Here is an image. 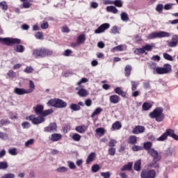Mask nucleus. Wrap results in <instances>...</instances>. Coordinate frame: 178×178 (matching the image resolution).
Segmentation results:
<instances>
[{
	"instance_id": "1",
	"label": "nucleus",
	"mask_w": 178,
	"mask_h": 178,
	"mask_svg": "<svg viewBox=\"0 0 178 178\" xmlns=\"http://www.w3.org/2000/svg\"><path fill=\"white\" fill-rule=\"evenodd\" d=\"M149 68L153 70L154 74H168L172 72V65L165 64L163 67H157L156 63H152L149 64Z\"/></svg>"
},
{
	"instance_id": "2",
	"label": "nucleus",
	"mask_w": 178,
	"mask_h": 178,
	"mask_svg": "<svg viewBox=\"0 0 178 178\" xmlns=\"http://www.w3.org/2000/svg\"><path fill=\"white\" fill-rule=\"evenodd\" d=\"M54 51L52 50L41 48L34 49L32 50V55L34 58H45L47 56H51L53 55Z\"/></svg>"
},
{
	"instance_id": "3",
	"label": "nucleus",
	"mask_w": 178,
	"mask_h": 178,
	"mask_svg": "<svg viewBox=\"0 0 178 178\" xmlns=\"http://www.w3.org/2000/svg\"><path fill=\"white\" fill-rule=\"evenodd\" d=\"M151 119H155L156 122H162L165 119L163 114V108L161 107L156 108L152 112L149 114Z\"/></svg>"
},
{
	"instance_id": "4",
	"label": "nucleus",
	"mask_w": 178,
	"mask_h": 178,
	"mask_svg": "<svg viewBox=\"0 0 178 178\" xmlns=\"http://www.w3.org/2000/svg\"><path fill=\"white\" fill-rule=\"evenodd\" d=\"M47 105H49L50 106H54V108H66V106H67V103L60 99H51L49 100V102H47Z\"/></svg>"
},
{
	"instance_id": "5",
	"label": "nucleus",
	"mask_w": 178,
	"mask_h": 178,
	"mask_svg": "<svg viewBox=\"0 0 178 178\" xmlns=\"http://www.w3.org/2000/svg\"><path fill=\"white\" fill-rule=\"evenodd\" d=\"M22 40L19 38H0V44H3L4 45H8V47H12L16 44H20Z\"/></svg>"
},
{
	"instance_id": "6",
	"label": "nucleus",
	"mask_w": 178,
	"mask_h": 178,
	"mask_svg": "<svg viewBox=\"0 0 178 178\" xmlns=\"http://www.w3.org/2000/svg\"><path fill=\"white\" fill-rule=\"evenodd\" d=\"M170 37V33L165 31L153 32L150 33L147 38L148 40H154V38H163Z\"/></svg>"
},
{
	"instance_id": "7",
	"label": "nucleus",
	"mask_w": 178,
	"mask_h": 178,
	"mask_svg": "<svg viewBox=\"0 0 178 178\" xmlns=\"http://www.w3.org/2000/svg\"><path fill=\"white\" fill-rule=\"evenodd\" d=\"M26 120H31V122L33 124H41V123H44L45 122V118L42 117V115H39L38 117H35L34 115H29L26 117Z\"/></svg>"
},
{
	"instance_id": "8",
	"label": "nucleus",
	"mask_w": 178,
	"mask_h": 178,
	"mask_svg": "<svg viewBox=\"0 0 178 178\" xmlns=\"http://www.w3.org/2000/svg\"><path fill=\"white\" fill-rule=\"evenodd\" d=\"M148 154L153 158V161H161L162 159V156L155 149H149Z\"/></svg>"
},
{
	"instance_id": "9",
	"label": "nucleus",
	"mask_w": 178,
	"mask_h": 178,
	"mask_svg": "<svg viewBox=\"0 0 178 178\" xmlns=\"http://www.w3.org/2000/svg\"><path fill=\"white\" fill-rule=\"evenodd\" d=\"M158 162H159V161H153L152 162L147 163V166L149 169H155L156 172H159V170L161 169V164Z\"/></svg>"
},
{
	"instance_id": "10",
	"label": "nucleus",
	"mask_w": 178,
	"mask_h": 178,
	"mask_svg": "<svg viewBox=\"0 0 178 178\" xmlns=\"http://www.w3.org/2000/svg\"><path fill=\"white\" fill-rule=\"evenodd\" d=\"M109 27H111V25L109 24L108 23L103 24L95 31V34H101V33H104L105 30H108Z\"/></svg>"
},
{
	"instance_id": "11",
	"label": "nucleus",
	"mask_w": 178,
	"mask_h": 178,
	"mask_svg": "<svg viewBox=\"0 0 178 178\" xmlns=\"http://www.w3.org/2000/svg\"><path fill=\"white\" fill-rule=\"evenodd\" d=\"M56 124L55 122L50 123L48 127L44 128V131L46 133H55L56 131Z\"/></svg>"
},
{
	"instance_id": "12",
	"label": "nucleus",
	"mask_w": 178,
	"mask_h": 178,
	"mask_svg": "<svg viewBox=\"0 0 178 178\" xmlns=\"http://www.w3.org/2000/svg\"><path fill=\"white\" fill-rule=\"evenodd\" d=\"M141 173H143V175H145V176L149 178L156 177V171L154 169L149 170L148 171L143 170L142 171Z\"/></svg>"
},
{
	"instance_id": "13",
	"label": "nucleus",
	"mask_w": 178,
	"mask_h": 178,
	"mask_svg": "<svg viewBox=\"0 0 178 178\" xmlns=\"http://www.w3.org/2000/svg\"><path fill=\"white\" fill-rule=\"evenodd\" d=\"M176 154V147H170L164 151L165 156H173Z\"/></svg>"
},
{
	"instance_id": "14",
	"label": "nucleus",
	"mask_w": 178,
	"mask_h": 178,
	"mask_svg": "<svg viewBox=\"0 0 178 178\" xmlns=\"http://www.w3.org/2000/svg\"><path fill=\"white\" fill-rule=\"evenodd\" d=\"M111 51L113 54H115V52H122L123 51H126V45H124V44H120V45L116 46V47H113V49H111Z\"/></svg>"
},
{
	"instance_id": "15",
	"label": "nucleus",
	"mask_w": 178,
	"mask_h": 178,
	"mask_svg": "<svg viewBox=\"0 0 178 178\" xmlns=\"http://www.w3.org/2000/svg\"><path fill=\"white\" fill-rule=\"evenodd\" d=\"M33 109L36 115L41 116L42 115V112H44V106L42 104H38L36 106L33 107Z\"/></svg>"
},
{
	"instance_id": "16",
	"label": "nucleus",
	"mask_w": 178,
	"mask_h": 178,
	"mask_svg": "<svg viewBox=\"0 0 178 178\" xmlns=\"http://www.w3.org/2000/svg\"><path fill=\"white\" fill-rule=\"evenodd\" d=\"M145 131V127L143 126H136L135 129L132 130L133 134H140Z\"/></svg>"
},
{
	"instance_id": "17",
	"label": "nucleus",
	"mask_w": 178,
	"mask_h": 178,
	"mask_svg": "<svg viewBox=\"0 0 178 178\" xmlns=\"http://www.w3.org/2000/svg\"><path fill=\"white\" fill-rule=\"evenodd\" d=\"M14 93L17 95H24V94H29L27 90L20 88H15L14 89Z\"/></svg>"
},
{
	"instance_id": "18",
	"label": "nucleus",
	"mask_w": 178,
	"mask_h": 178,
	"mask_svg": "<svg viewBox=\"0 0 178 178\" xmlns=\"http://www.w3.org/2000/svg\"><path fill=\"white\" fill-rule=\"evenodd\" d=\"M61 138L62 134H53L49 137V140H51V141H53L54 143L59 141V140H60Z\"/></svg>"
},
{
	"instance_id": "19",
	"label": "nucleus",
	"mask_w": 178,
	"mask_h": 178,
	"mask_svg": "<svg viewBox=\"0 0 178 178\" xmlns=\"http://www.w3.org/2000/svg\"><path fill=\"white\" fill-rule=\"evenodd\" d=\"M168 137H169V129H166V131L156 140L157 141H166V140H168Z\"/></svg>"
},
{
	"instance_id": "20",
	"label": "nucleus",
	"mask_w": 178,
	"mask_h": 178,
	"mask_svg": "<svg viewBox=\"0 0 178 178\" xmlns=\"http://www.w3.org/2000/svg\"><path fill=\"white\" fill-rule=\"evenodd\" d=\"M88 129V127L86 125H80L78 127H76L75 130L78 133H80L81 134H83V133H86V131Z\"/></svg>"
},
{
	"instance_id": "21",
	"label": "nucleus",
	"mask_w": 178,
	"mask_h": 178,
	"mask_svg": "<svg viewBox=\"0 0 178 178\" xmlns=\"http://www.w3.org/2000/svg\"><path fill=\"white\" fill-rule=\"evenodd\" d=\"M109 99L111 104H118V102L120 101V97L118 96V95H113L110 96Z\"/></svg>"
},
{
	"instance_id": "22",
	"label": "nucleus",
	"mask_w": 178,
	"mask_h": 178,
	"mask_svg": "<svg viewBox=\"0 0 178 178\" xmlns=\"http://www.w3.org/2000/svg\"><path fill=\"white\" fill-rule=\"evenodd\" d=\"M133 168V162H129L127 164L124 165L121 168V172H124L126 170L129 171Z\"/></svg>"
},
{
	"instance_id": "23",
	"label": "nucleus",
	"mask_w": 178,
	"mask_h": 178,
	"mask_svg": "<svg viewBox=\"0 0 178 178\" xmlns=\"http://www.w3.org/2000/svg\"><path fill=\"white\" fill-rule=\"evenodd\" d=\"M35 90V85L34 84V82L31 80L29 81V88L26 90L28 94H31V92H34V90Z\"/></svg>"
},
{
	"instance_id": "24",
	"label": "nucleus",
	"mask_w": 178,
	"mask_h": 178,
	"mask_svg": "<svg viewBox=\"0 0 178 178\" xmlns=\"http://www.w3.org/2000/svg\"><path fill=\"white\" fill-rule=\"evenodd\" d=\"M115 94H118V95H121L124 98L126 97V92L122 90L120 87H117L114 90Z\"/></svg>"
},
{
	"instance_id": "25",
	"label": "nucleus",
	"mask_w": 178,
	"mask_h": 178,
	"mask_svg": "<svg viewBox=\"0 0 178 178\" xmlns=\"http://www.w3.org/2000/svg\"><path fill=\"white\" fill-rule=\"evenodd\" d=\"M69 171V168L65 166H60L56 169L57 173H67Z\"/></svg>"
},
{
	"instance_id": "26",
	"label": "nucleus",
	"mask_w": 178,
	"mask_h": 178,
	"mask_svg": "<svg viewBox=\"0 0 178 178\" xmlns=\"http://www.w3.org/2000/svg\"><path fill=\"white\" fill-rule=\"evenodd\" d=\"M77 94L79 97H87L88 95V91L84 88H81L77 92Z\"/></svg>"
},
{
	"instance_id": "27",
	"label": "nucleus",
	"mask_w": 178,
	"mask_h": 178,
	"mask_svg": "<svg viewBox=\"0 0 178 178\" xmlns=\"http://www.w3.org/2000/svg\"><path fill=\"white\" fill-rule=\"evenodd\" d=\"M15 52H19L20 54L24 52V46L22 44H17L14 47Z\"/></svg>"
},
{
	"instance_id": "28",
	"label": "nucleus",
	"mask_w": 178,
	"mask_h": 178,
	"mask_svg": "<svg viewBox=\"0 0 178 178\" xmlns=\"http://www.w3.org/2000/svg\"><path fill=\"white\" fill-rule=\"evenodd\" d=\"M94 159H95V153L92 152L88 155V156L86 159L87 165H88L90 162H92L94 161Z\"/></svg>"
},
{
	"instance_id": "29",
	"label": "nucleus",
	"mask_w": 178,
	"mask_h": 178,
	"mask_svg": "<svg viewBox=\"0 0 178 178\" xmlns=\"http://www.w3.org/2000/svg\"><path fill=\"white\" fill-rule=\"evenodd\" d=\"M134 170H136V172H140V170L141 169V160L139 159L136 162H135L134 165Z\"/></svg>"
},
{
	"instance_id": "30",
	"label": "nucleus",
	"mask_w": 178,
	"mask_h": 178,
	"mask_svg": "<svg viewBox=\"0 0 178 178\" xmlns=\"http://www.w3.org/2000/svg\"><path fill=\"white\" fill-rule=\"evenodd\" d=\"M169 137L175 140V141H178V135L175 134V130L169 129Z\"/></svg>"
},
{
	"instance_id": "31",
	"label": "nucleus",
	"mask_w": 178,
	"mask_h": 178,
	"mask_svg": "<svg viewBox=\"0 0 178 178\" xmlns=\"http://www.w3.org/2000/svg\"><path fill=\"white\" fill-rule=\"evenodd\" d=\"M70 108L74 112H77L78 111H80V109H81V107H80V106H79V104H71L70 106Z\"/></svg>"
},
{
	"instance_id": "32",
	"label": "nucleus",
	"mask_w": 178,
	"mask_h": 178,
	"mask_svg": "<svg viewBox=\"0 0 178 178\" xmlns=\"http://www.w3.org/2000/svg\"><path fill=\"white\" fill-rule=\"evenodd\" d=\"M107 12H111V13H118V8L114 6H108L106 7Z\"/></svg>"
},
{
	"instance_id": "33",
	"label": "nucleus",
	"mask_w": 178,
	"mask_h": 178,
	"mask_svg": "<svg viewBox=\"0 0 178 178\" xmlns=\"http://www.w3.org/2000/svg\"><path fill=\"white\" fill-rule=\"evenodd\" d=\"M86 42V35L81 34L77 38L78 44H84Z\"/></svg>"
},
{
	"instance_id": "34",
	"label": "nucleus",
	"mask_w": 178,
	"mask_h": 178,
	"mask_svg": "<svg viewBox=\"0 0 178 178\" xmlns=\"http://www.w3.org/2000/svg\"><path fill=\"white\" fill-rule=\"evenodd\" d=\"M112 129H113V130H120V129H122V124L120 122L117 121L113 124Z\"/></svg>"
},
{
	"instance_id": "35",
	"label": "nucleus",
	"mask_w": 178,
	"mask_h": 178,
	"mask_svg": "<svg viewBox=\"0 0 178 178\" xmlns=\"http://www.w3.org/2000/svg\"><path fill=\"white\" fill-rule=\"evenodd\" d=\"M110 33L111 34H120V28L114 26L111 28Z\"/></svg>"
},
{
	"instance_id": "36",
	"label": "nucleus",
	"mask_w": 178,
	"mask_h": 178,
	"mask_svg": "<svg viewBox=\"0 0 178 178\" xmlns=\"http://www.w3.org/2000/svg\"><path fill=\"white\" fill-rule=\"evenodd\" d=\"M129 144H131L132 145H135L137 144V137L134 136H131L128 140Z\"/></svg>"
},
{
	"instance_id": "37",
	"label": "nucleus",
	"mask_w": 178,
	"mask_h": 178,
	"mask_svg": "<svg viewBox=\"0 0 178 178\" xmlns=\"http://www.w3.org/2000/svg\"><path fill=\"white\" fill-rule=\"evenodd\" d=\"M9 168V164L6 161H1L0 162V170H6Z\"/></svg>"
},
{
	"instance_id": "38",
	"label": "nucleus",
	"mask_w": 178,
	"mask_h": 178,
	"mask_svg": "<svg viewBox=\"0 0 178 178\" xmlns=\"http://www.w3.org/2000/svg\"><path fill=\"white\" fill-rule=\"evenodd\" d=\"M120 17H121V20L122 22H129V15H127V13H122L120 14Z\"/></svg>"
},
{
	"instance_id": "39",
	"label": "nucleus",
	"mask_w": 178,
	"mask_h": 178,
	"mask_svg": "<svg viewBox=\"0 0 178 178\" xmlns=\"http://www.w3.org/2000/svg\"><path fill=\"white\" fill-rule=\"evenodd\" d=\"M131 90L132 91H136V90H137V87H138V85L140 84V81H132L131 82Z\"/></svg>"
},
{
	"instance_id": "40",
	"label": "nucleus",
	"mask_w": 178,
	"mask_h": 178,
	"mask_svg": "<svg viewBox=\"0 0 178 178\" xmlns=\"http://www.w3.org/2000/svg\"><path fill=\"white\" fill-rule=\"evenodd\" d=\"M152 147V143L151 142H147L143 144V148H145V149H147V152L148 151H149V149H154Z\"/></svg>"
},
{
	"instance_id": "41",
	"label": "nucleus",
	"mask_w": 178,
	"mask_h": 178,
	"mask_svg": "<svg viewBox=\"0 0 178 178\" xmlns=\"http://www.w3.org/2000/svg\"><path fill=\"white\" fill-rule=\"evenodd\" d=\"M7 79H15L17 76V74L13 70H9L7 73Z\"/></svg>"
},
{
	"instance_id": "42",
	"label": "nucleus",
	"mask_w": 178,
	"mask_h": 178,
	"mask_svg": "<svg viewBox=\"0 0 178 178\" xmlns=\"http://www.w3.org/2000/svg\"><path fill=\"white\" fill-rule=\"evenodd\" d=\"M101 112H102V108H101V107L97 108L92 113L91 118H95V116H97V115H99Z\"/></svg>"
},
{
	"instance_id": "43",
	"label": "nucleus",
	"mask_w": 178,
	"mask_h": 178,
	"mask_svg": "<svg viewBox=\"0 0 178 178\" xmlns=\"http://www.w3.org/2000/svg\"><path fill=\"white\" fill-rule=\"evenodd\" d=\"M143 111H149L152 108V105L149 103H144L142 106Z\"/></svg>"
},
{
	"instance_id": "44",
	"label": "nucleus",
	"mask_w": 178,
	"mask_h": 178,
	"mask_svg": "<svg viewBox=\"0 0 178 178\" xmlns=\"http://www.w3.org/2000/svg\"><path fill=\"white\" fill-rule=\"evenodd\" d=\"M54 111L52 109H47L45 111H43L42 113V117L45 118V116H48V115H51V113H53Z\"/></svg>"
},
{
	"instance_id": "45",
	"label": "nucleus",
	"mask_w": 178,
	"mask_h": 178,
	"mask_svg": "<svg viewBox=\"0 0 178 178\" xmlns=\"http://www.w3.org/2000/svg\"><path fill=\"white\" fill-rule=\"evenodd\" d=\"M131 73V65H127L125 67V76L127 77H129Z\"/></svg>"
},
{
	"instance_id": "46",
	"label": "nucleus",
	"mask_w": 178,
	"mask_h": 178,
	"mask_svg": "<svg viewBox=\"0 0 178 178\" xmlns=\"http://www.w3.org/2000/svg\"><path fill=\"white\" fill-rule=\"evenodd\" d=\"M113 5H115L117 8H122L123 6V2L121 0H115L113 1Z\"/></svg>"
},
{
	"instance_id": "47",
	"label": "nucleus",
	"mask_w": 178,
	"mask_h": 178,
	"mask_svg": "<svg viewBox=\"0 0 178 178\" xmlns=\"http://www.w3.org/2000/svg\"><path fill=\"white\" fill-rule=\"evenodd\" d=\"M8 154H10V155H13V156L17 155V149H16V147L10 149L8 150Z\"/></svg>"
},
{
	"instance_id": "48",
	"label": "nucleus",
	"mask_w": 178,
	"mask_h": 178,
	"mask_svg": "<svg viewBox=\"0 0 178 178\" xmlns=\"http://www.w3.org/2000/svg\"><path fill=\"white\" fill-rule=\"evenodd\" d=\"M0 8L2 10H8V4L6 3V1L0 2Z\"/></svg>"
},
{
	"instance_id": "49",
	"label": "nucleus",
	"mask_w": 178,
	"mask_h": 178,
	"mask_svg": "<svg viewBox=\"0 0 178 178\" xmlns=\"http://www.w3.org/2000/svg\"><path fill=\"white\" fill-rule=\"evenodd\" d=\"M134 52L136 55H140V54H144L145 52V50L144 49V47H143L142 48L136 49Z\"/></svg>"
},
{
	"instance_id": "50",
	"label": "nucleus",
	"mask_w": 178,
	"mask_h": 178,
	"mask_svg": "<svg viewBox=\"0 0 178 178\" xmlns=\"http://www.w3.org/2000/svg\"><path fill=\"white\" fill-rule=\"evenodd\" d=\"M95 131L97 134H99L100 136H104V134H105V129L102 127L97 128Z\"/></svg>"
},
{
	"instance_id": "51",
	"label": "nucleus",
	"mask_w": 178,
	"mask_h": 178,
	"mask_svg": "<svg viewBox=\"0 0 178 178\" xmlns=\"http://www.w3.org/2000/svg\"><path fill=\"white\" fill-rule=\"evenodd\" d=\"M24 73H27L28 74H30L34 72V68H33L31 66H28L26 67V69L24 70Z\"/></svg>"
},
{
	"instance_id": "52",
	"label": "nucleus",
	"mask_w": 178,
	"mask_h": 178,
	"mask_svg": "<svg viewBox=\"0 0 178 178\" xmlns=\"http://www.w3.org/2000/svg\"><path fill=\"white\" fill-rule=\"evenodd\" d=\"M163 56L164 59H165L166 60H170L171 62L173 61V57H172V56H170L168 53H164L163 54Z\"/></svg>"
},
{
	"instance_id": "53",
	"label": "nucleus",
	"mask_w": 178,
	"mask_h": 178,
	"mask_svg": "<svg viewBox=\"0 0 178 178\" xmlns=\"http://www.w3.org/2000/svg\"><path fill=\"white\" fill-rule=\"evenodd\" d=\"M72 138L74 140V141H80V140H81V136H80L79 134H74L72 136Z\"/></svg>"
},
{
	"instance_id": "54",
	"label": "nucleus",
	"mask_w": 178,
	"mask_h": 178,
	"mask_svg": "<svg viewBox=\"0 0 178 178\" xmlns=\"http://www.w3.org/2000/svg\"><path fill=\"white\" fill-rule=\"evenodd\" d=\"M99 169H101V167H99V165L98 164H95L92 166V172H93V173H97Z\"/></svg>"
},
{
	"instance_id": "55",
	"label": "nucleus",
	"mask_w": 178,
	"mask_h": 178,
	"mask_svg": "<svg viewBox=\"0 0 178 178\" xmlns=\"http://www.w3.org/2000/svg\"><path fill=\"white\" fill-rule=\"evenodd\" d=\"M41 29H42V30H47V29H48V27H49V24H48L47 22L44 21L41 25H40Z\"/></svg>"
},
{
	"instance_id": "56",
	"label": "nucleus",
	"mask_w": 178,
	"mask_h": 178,
	"mask_svg": "<svg viewBox=\"0 0 178 178\" xmlns=\"http://www.w3.org/2000/svg\"><path fill=\"white\" fill-rule=\"evenodd\" d=\"M168 46L170 47V48H175L176 47H177V43H176V42H172L171 41H168Z\"/></svg>"
},
{
	"instance_id": "57",
	"label": "nucleus",
	"mask_w": 178,
	"mask_h": 178,
	"mask_svg": "<svg viewBox=\"0 0 178 178\" xmlns=\"http://www.w3.org/2000/svg\"><path fill=\"white\" fill-rule=\"evenodd\" d=\"M108 154L113 156L116 154V149L115 147H111L108 149Z\"/></svg>"
},
{
	"instance_id": "58",
	"label": "nucleus",
	"mask_w": 178,
	"mask_h": 178,
	"mask_svg": "<svg viewBox=\"0 0 178 178\" xmlns=\"http://www.w3.org/2000/svg\"><path fill=\"white\" fill-rule=\"evenodd\" d=\"M22 127L23 129H29V127H31V124H30V122H22Z\"/></svg>"
},
{
	"instance_id": "59",
	"label": "nucleus",
	"mask_w": 178,
	"mask_h": 178,
	"mask_svg": "<svg viewBox=\"0 0 178 178\" xmlns=\"http://www.w3.org/2000/svg\"><path fill=\"white\" fill-rule=\"evenodd\" d=\"M33 144H34V139H29L25 143V147H30V145H33Z\"/></svg>"
},
{
	"instance_id": "60",
	"label": "nucleus",
	"mask_w": 178,
	"mask_h": 178,
	"mask_svg": "<svg viewBox=\"0 0 178 178\" xmlns=\"http://www.w3.org/2000/svg\"><path fill=\"white\" fill-rule=\"evenodd\" d=\"M132 151L137 152V151H141L143 150V147L138 146V145H134L131 147Z\"/></svg>"
},
{
	"instance_id": "61",
	"label": "nucleus",
	"mask_w": 178,
	"mask_h": 178,
	"mask_svg": "<svg viewBox=\"0 0 178 178\" xmlns=\"http://www.w3.org/2000/svg\"><path fill=\"white\" fill-rule=\"evenodd\" d=\"M100 175L104 178H109V177H111V172H100Z\"/></svg>"
},
{
	"instance_id": "62",
	"label": "nucleus",
	"mask_w": 178,
	"mask_h": 178,
	"mask_svg": "<svg viewBox=\"0 0 178 178\" xmlns=\"http://www.w3.org/2000/svg\"><path fill=\"white\" fill-rule=\"evenodd\" d=\"M156 12H159V13H161L162 10H163V4L157 5L156 7Z\"/></svg>"
},
{
	"instance_id": "63",
	"label": "nucleus",
	"mask_w": 178,
	"mask_h": 178,
	"mask_svg": "<svg viewBox=\"0 0 178 178\" xmlns=\"http://www.w3.org/2000/svg\"><path fill=\"white\" fill-rule=\"evenodd\" d=\"M15 174L13 173H8V174H5L1 178H15Z\"/></svg>"
},
{
	"instance_id": "64",
	"label": "nucleus",
	"mask_w": 178,
	"mask_h": 178,
	"mask_svg": "<svg viewBox=\"0 0 178 178\" xmlns=\"http://www.w3.org/2000/svg\"><path fill=\"white\" fill-rule=\"evenodd\" d=\"M8 134L3 132H0V138L1 140H8Z\"/></svg>"
}]
</instances>
